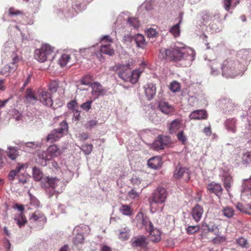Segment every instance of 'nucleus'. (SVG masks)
<instances>
[{
	"label": "nucleus",
	"mask_w": 251,
	"mask_h": 251,
	"mask_svg": "<svg viewBox=\"0 0 251 251\" xmlns=\"http://www.w3.org/2000/svg\"><path fill=\"white\" fill-rule=\"evenodd\" d=\"M97 123L98 122L96 120H90L88 121L86 124L85 125V127L87 129H91L95 126H96Z\"/></svg>",
	"instance_id": "obj_59"
},
{
	"label": "nucleus",
	"mask_w": 251,
	"mask_h": 251,
	"mask_svg": "<svg viewBox=\"0 0 251 251\" xmlns=\"http://www.w3.org/2000/svg\"><path fill=\"white\" fill-rule=\"evenodd\" d=\"M222 212L225 217L227 218H231L234 215V210L233 208L231 207L226 206L223 208Z\"/></svg>",
	"instance_id": "obj_42"
},
{
	"label": "nucleus",
	"mask_w": 251,
	"mask_h": 251,
	"mask_svg": "<svg viewBox=\"0 0 251 251\" xmlns=\"http://www.w3.org/2000/svg\"><path fill=\"white\" fill-rule=\"evenodd\" d=\"M203 209L200 205H196L192 209V216L197 222L200 221L203 214Z\"/></svg>",
	"instance_id": "obj_28"
},
{
	"label": "nucleus",
	"mask_w": 251,
	"mask_h": 251,
	"mask_svg": "<svg viewBox=\"0 0 251 251\" xmlns=\"http://www.w3.org/2000/svg\"><path fill=\"white\" fill-rule=\"evenodd\" d=\"M159 109L165 114H169L173 112V107L166 101H160L159 103Z\"/></svg>",
	"instance_id": "obj_31"
},
{
	"label": "nucleus",
	"mask_w": 251,
	"mask_h": 251,
	"mask_svg": "<svg viewBox=\"0 0 251 251\" xmlns=\"http://www.w3.org/2000/svg\"><path fill=\"white\" fill-rule=\"evenodd\" d=\"M61 153L60 149L55 145L49 146L46 151L38 152L37 162L43 166L47 165V161L59 156Z\"/></svg>",
	"instance_id": "obj_6"
},
{
	"label": "nucleus",
	"mask_w": 251,
	"mask_h": 251,
	"mask_svg": "<svg viewBox=\"0 0 251 251\" xmlns=\"http://www.w3.org/2000/svg\"><path fill=\"white\" fill-rule=\"evenodd\" d=\"M71 59L70 55L67 53L62 54L58 59V63L61 67L65 66Z\"/></svg>",
	"instance_id": "obj_41"
},
{
	"label": "nucleus",
	"mask_w": 251,
	"mask_h": 251,
	"mask_svg": "<svg viewBox=\"0 0 251 251\" xmlns=\"http://www.w3.org/2000/svg\"><path fill=\"white\" fill-rule=\"evenodd\" d=\"M100 41L102 44L100 48L97 50V52L102 54H105L109 56H112L114 53V50L111 48L110 43L112 42V38L109 35H105L100 38ZM102 56V55H101ZM103 58H101V59Z\"/></svg>",
	"instance_id": "obj_11"
},
{
	"label": "nucleus",
	"mask_w": 251,
	"mask_h": 251,
	"mask_svg": "<svg viewBox=\"0 0 251 251\" xmlns=\"http://www.w3.org/2000/svg\"><path fill=\"white\" fill-rule=\"evenodd\" d=\"M68 129V126L67 122L65 121H62L60 124V127L52 130L48 135L47 141L52 143L58 140L62 137L65 132H67Z\"/></svg>",
	"instance_id": "obj_9"
},
{
	"label": "nucleus",
	"mask_w": 251,
	"mask_h": 251,
	"mask_svg": "<svg viewBox=\"0 0 251 251\" xmlns=\"http://www.w3.org/2000/svg\"><path fill=\"white\" fill-rule=\"evenodd\" d=\"M23 172V173H21V174L19 175L18 176L19 181L22 184H25L26 182L27 179L29 177V176L27 173Z\"/></svg>",
	"instance_id": "obj_51"
},
{
	"label": "nucleus",
	"mask_w": 251,
	"mask_h": 251,
	"mask_svg": "<svg viewBox=\"0 0 251 251\" xmlns=\"http://www.w3.org/2000/svg\"><path fill=\"white\" fill-rule=\"evenodd\" d=\"M170 142V138L168 136L159 135L152 143L151 148L155 151L162 150Z\"/></svg>",
	"instance_id": "obj_14"
},
{
	"label": "nucleus",
	"mask_w": 251,
	"mask_h": 251,
	"mask_svg": "<svg viewBox=\"0 0 251 251\" xmlns=\"http://www.w3.org/2000/svg\"><path fill=\"white\" fill-rule=\"evenodd\" d=\"M236 59L240 65H243L246 69L248 61L251 60V50L244 49L239 51L237 54Z\"/></svg>",
	"instance_id": "obj_13"
},
{
	"label": "nucleus",
	"mask_w": 251,
	"mask_h": 251,
	"mask_svg": "<svg viewBox=\"0 0 251 251\" xmlns=\"http://www.w3.org/2000/svg\"><path fill=\"white\" fill-rule=\"evenodd\" d=\"M209 66L211 68V75L214 76L217 75L219 73L218 70L217 69L219 66V64L216 60L211 61Z\"/></svg>",
	"instance_id": "obj_43"
},
{
	"label": "nucleus",
	"mask_w": 251,
	"mask_h": 251,
	"mask_svg": "<svg viewBox=\"0 0 251 251\" xmlns=\"http://www.w3.org/2000/svg\"><path fill=\"white\" fill-rule=\"evenodd\" d=\"M40 143L39 142H27L26 143L25 145L24 149L26 151H29L26 148H36L40 145Z\"/></svg>",
	"instance_id": "obj_52"
},
{
	"label": "nucleus",
	"mask_w": 251,
	"mask_h": 251,
	"mask_svg": "<svg viewBox=\"0 0 251 251\" xmlns=\"http://www.w3.org/2000/svg\"><path fill=\"white\" fill-rule=\"evenodd\" d=\"M135 41L138 47L144 48L146 44L144 36L141 34L135 35Z\"/></svg>",
	"instance_id": "obj_39"
},
{
	"label": "nucleus",
	"mask_w": 251,
	"mask_h": 251,
	"mask_svg": "<svg viewBox=\"0 0 251 251\" xmlns=\"http://www.w3.org/2000/svg\"><path fill=\"white\" fill-rule=\"evenodd\" d=\"M208 232H213L215 235H218L219 233V229L218 226L215 224H211L210 228L208 229Z\"/></svg>",
	"instance_id": "obj_58"
},
{
	"label": "nucleus",
	"mask_w": 251,
	"mask_h": 251,
	"mask_svg": "<svg viewBox=\"0 0 251 251\" xmlns=\"http://www.w3.org/2000/svg\"><path fill=\"white\" fill-rule=\"evenodd\" d=\"M8 13L10 16H13L20 15L21 14V12L20 10L16 9L13 7H11L10 8H9V9L8 10Z\"/></svg>",
	"instance_id": "obj_63"
},
{
	"label": "nucleus",
	"mask_w": 251,
	"mask_h": 251,
	"mask_svg": "<svg viewBox=\"0 0 251 251\" xmlns=\"http://www.w3.org/2000/svg\"><path fill=\"white\" fill-rule=\"evenodd\" d=\"M33 177L36 181L41 180V186L49 196L54 193H60L62 192L64 183L56 177L46 176L43 177V173L39 168L34 167L32 169Z\"/></svg>",
	"instance_id": "obj_2"
},
{
	"label": "nucleus",
	"mask_w": 251,
	"mask_h": 251,
	"mask_svg": "<svg viewBox=\"0 0 251 251\" xmlns=\"http://www.w3.org/2000/svg\"><path fill=\"white\" fill-rule=\"evenodd\" d=\"M174 176L177 179L184 177L185 180H188L190 178L188 168L183 167L180 164H178L176 166L174 171Z\"/></svg>",
	"instance_id": "obj_17"
},
{
	"label": "nucleus",
	"mask_w": 251,
	"mask_h": 251,
	"mask_svg": "<svg viewBox=\"0 0 251 251\" xmlns=\"http://www.w3.org/2000/svg\"><path fill=\"white\" fill-rule=\"evenodd\" d=\"M7 156L11 160H15L18 156V151L16 148L13 147H8V151H7Z\"/></svg>",
	"instance_id": "obj_37"
},
{
	"label": "nucleus",
	"mask_w": 251,
	"mask_h": 251,
	"mask_svg": "<svg viewBox=\"0 0 251 251\" xmlns=\"http://www.w3.org/2000/svg\"><path fill=\"white\" fill-rule=\"evenodd\" d=\"M147 245V239L144 236L135 238L132 242V246L145 248Z\"/></svg>",
	"instance_id": "obj_33"
},
{
	"label": "nucleus",
	"mask_w": 251,
	"mask_h": 251,
	"mask_svg": "<svg viewBox=\"0 0 251 251\" xmlns=\"http://www.w3.org/2000/svg\"><path fill=\"white\" fill-rule=\"evenodd\" d=\"M242 162L243 164L251 163V153L250 152H246L243 154Z\"/></svg>",
	"instance_id": "obj_53"
},
{
	"label": "nucleus",
	"mask_w": 251,
	"mask_h": 251,
	"mask_svg": "<svg viewBox=\"0 0 251 251\" xmlns=\"http://www.w3.org/2000/svg\"><path fill=\"white\" fill-rule=\"evenodd\" d=\"M207 116L205 110L203 109L195 110L190 114L189 118L191 119L201 120L205 119Z\"/></svg>",
	"instance_id": "obj_26"
},
{
	"label": "nucleus",
	"mask_w": 251,
	"mask_h": 251,
	"mask_svg": "<svg viewBox=\"0 0 251 251\" xmlns=\"http://www.w3.org/2000/svg\"><path fill=\"white\" fill-rule=\"evenodd\" d=\"M145 94L149 100H152L156 94V88L154 84L148 83L144 86Z\"/></svg>",
	"instance_id": "obj_20"
},
{
	"label": "nucleus",
	"mask_w": 251,
	"mask_h": 251,
	"mask_svg": "<svg viewBox=\"0 0 251 251\" xmlns=\"http://www.w3.org/2000/svg\"><path fill=\"white\" fill-rule=\"evenodd\" d=\"M162 164L161 158L158 156L153 157L148 161L149 167L155 170L160 168Z\"/></svg>",
	"instance_id": "obj_25"
},
{
	"label": "nucleus",
	"mask_w": 251,
	"mask_h": 251,
	"mask_svg": "<svg viewBox=\"0 0 251 251\" xmlns=\"http://www.w3.org/2000/svg\"><path fill=\"white\" fill-rule=\"evenodd\" d=\"M113 69L116 71H117L118 69H120L118 72L119 76L125 81H128L130 73L129 64H127L126 66L118 65L115 66L113 68Z\"/></svg>",
	"instance_id": "obj_16"
},
{
	"label": "nucleus",
	"mask_w": 251,
	"mask_h": 251,
	"mask_svg": "<svg viewBox=\"0 0 251 251\" xmlns=\"http://www.w3.org/2000/svg\"><path fill=\"white\" fill-rule=\"evenodd\" d=\"M27 168L26 164H18L15 170H11L8 175V179L9 180L13 181L15 176L21 172L25 171V169Z\"/></svg>",
	"instance_id": "obj_22"
},
{
	"label": "nucleus",
	"mask_w": 251,
	"mask_h": 251,
	"mask_svg": "<svg viewBox=\"0 0 251 251\" xmlns=\"http://www.w3.org/2000/svg\"><path fill=\"white\" fill-rule=\"evenodd\" d=\"M237 244L242 248H248V243L247 240L244 237H240L236 240Z\"/></svg>",
	"instance_id": "obj_50"
},
{
	"label": "nucleus",
	"mask_w": 251,
	"mask_h": 251,
	"mask_svg": "<svg viewBox=\"0 0 251 251\" xmlns=\"http://www.w3.org/2000/svg\"><path fill=\"white\" fill-rule=\"evenodd\" d=\"M135 220L137 221V226L139 228L143 226L149 231V238L154 242H158L161 239V232L159 229L155 228L149 219L147 217H144L142 213H139L137 215Z\"/></svg>",
	"instance_id": "obj_4"
},
{
	"label": "nucleus",
	"mask_w": 251,
	"mask_h": 251,
	"mask_svg": "<svg viewBox=\"0 0 251 251\" xmlns=\"http://www.w3.org/2000/svg\"><path fill=\"white\" fill-rule=\"evenodd\" d=\"M119 210L124 215L129 216L131 214V208L127 205L122 204L119 208Z\"/></svg>",
	"instance_id": "obj_44"
},
{
	"label": "nucleus",
	"mask_w": 251,
	"mask_h": 251,
	"mask_svg": "<svg viewBox=\"0 0 251 251\" xmlns=\"http://www.w3.org/2000/svg\"><path fill=\"white\" fill-rule=\"evenodd\" d=\"M226 129L228 131L235 133L237 130V120L235 118H229L224 123Z\"/></svg>",
	"instance_id": "obj_23"
},
{
	"label": "nucleus",
	"mask_w": 251,
	"mask_h": 251,
	"mask_svg": "<svg viewBox=\"0 0 251 251\" xmlns=\"http://www.w3.org/2000/svg\"><path fill=\"white\" fill-rule=\"evenodd\" d=\"M180 88V84L176 81H173L170 85V89L173 92H178Z\"/></svg>",
	"instance_id": "obj_49"
},
{
	"label": "nucleus",
	"mask_w": 251,
	"mask_h": 251,
	"mask_svg": "<svg viewBox=\"0 0 251 251\" xmlns=\"http://www.w3.org/2000/svg\"><path fill=\"white\" fill-rule=\"evenodd\" d=\"M58 87L57 83L55 82H51L49 85V89L51 92H55Z\"/></svg>",
	"instance_id": "obj_64"
},
{
	"label": "nucleus",
	"mask_w": 251,
	"mask_h": 251,
	"mask_svg": "<svg viewBox=\"0 0 251 251\" xmlns=\"http://www.w3.org/2000/svg\"><path fill=\"white\" fill-rule=\"evenodd\" d=\"M127 23L129 26L134 28H137L139 26V22L135 18H128Z\"/></svg>",
	"instance_id": "obj_46"
},
{
	"label": "nucleus",
	"mask_w": 251,
	"mask_h": 251,
	"mask_svg": "<svg viewBox=\"0 0 251 251\" xmlns=\"http://www.w3.org/2000/svg\"><path fill=\"white\" fill-rule=\"evenodd\" d=\"M222 75L226 78H234L242 75L245 71L243 65H240L236 59H228L224 60L221 65Z\"/></svg>",
	"instance_id": "obj_3"
},
{
	"label": "nucleus",
	"mask_w": 251,
	"mask_h": 251,
	"mask_svg": "<svg viewBox=\"0 0 251 251\" xmlns=\"http://www.w3.org/2000/svg\"><path fill=\"white\" fill-rule=\"evenodd\" d=\"M167 197V191L162 187H159L152 194V199L150 201L151 210H153L155 204L164 203Z\"/></svg>",
	"instance_id": "obj_8"
},
{
	"label": "nucleus",
	"mask_w": 251,
	"mask_h": 251,
	"mask_svg": "<svg viewBox=\"0 0 251 251\" xmlns=\"http://www.w3.org/2000/svg\"><path fill=\"white\" fill-rule=\"evenodd\" d=\"M216 235V237L212 240V242L214 244H220L226 241V236L223 235H219V234Z\"/></svg>",
	"instance_id": "obj_47"
},
{
	"label": "nucleus",
	"mask_w": 251,
	"mask_h": 251,
	"mask_svg": "<svg viewBox=\"0 0 251 251\" xmlns=\"http://www.w3.org/2000/svg\"><path fill=\"white\" fill-rule=\"evenodd\" d=\"M224 185L228 194L231 188V184L232 182V177L230 176H226L222 179Z\"/></svg>",
	"instance_id": "obj_40"
},
{
	"label": "nucleus",
	"mask_w": 251,
	"mask_h": 251,
	"mask_svg": "<svg viewBox=\"0 0 251 251\" xmlns=\"http://www.w3.org/2000/svg\"><path fill=\"white\" fill-rule=\"evenodd\" d=\"M90 231V227L85 225H82L80 226H76L74 229V234L75 236L73 238V242L75 245H78L82 244L84 240V234H89Z\"/></svg>",
	"instance_id": "obj_10"
},
{
	"label": "nucleus",
	"mask_w": 251,
	"mask_h": 251,
	"mask_svg": "<svg viewBox=\"0 0 251 251\" xmlns=\"http://www.w3.org/2000/svg\"><path fill=\"white\" fill-rule=\"evenodd\" d=\"M38 97L35 96L30 90H28L25 95V99L28 103L34 104L38 100Z\"/></svg>",
	"instance_id": "obj_38"
},
{
	"label": "nucleus",
	"mask_w": 251,
	"mask_h": 251,
	"mask_svg": "<svg viewBox=\"0 0 251 251\" xmlns=\"http://www.w3.org/2000/svg\"><path fill=\"white\" fill-rule=\"evenodd\" d=\"M160 53L164 58H168L176 62H180V65L182 67L190 65L195 56L194 50L189 47L179 46L178 44L170 49H162Z\"/></svg>",
	"instance_id": "obj_1"
},
{
	"label": "nucleus",
	"mask_w": 251,
	"mask_h": 251,
	"mask_svg": "<svg viewBox=\"0 0 251 251\" xmlns=\"http://www.w3.org/2000/svg\"><path fill=\"white\" fill-rule=\"evenodd\" d=\"M3 52L9 55L10 64L12 66H15L17 69L19 65L22 62L23 58L15 43L11 41L6 42L3 48Z\"/></svg>",
	"instance_id": "obj_5"
},
{
	"label": "nucleus",
	"mask_w": 251,
	"mask_h": 251,
	"mask_svg": "<svg viewBox=\"0 0 251 251\" xmlns=\"http://www.w3.org/2000/svg\"><path fill=\"white\" fill-rule=\"evenodd\" d=\"M250 196L251 197V179H247L243 181L242 183V189L241 190V196Z\"/></svg>",
	"instance_id": "obj_27"
},
{
	"label": "nucleus",
	"mask_w": 251,
	"mask_h": 251,
	"mask_svg": "<svg viewBox=\"0 0 251 251\" xmlns=\"http://www.w3.org/2000/svg\"><path fill=\"white\" fill-rule=\"evenodd\" d=\"M183 14L180 13L179 15V21L178 23L171 27L170 29V32L175 36L178 37L180 35L179 25L181 23Z\"/></svg>",
	"instance_id": "obj_34"
},
{
	"label": "nucleus",
	"mask_w": 251,
	"mask_h": 251,
	"mask_svg": "<svg viewBox=\"0 0 251 251\" xmlns=\"http://www.w3.org/2000/svg\"><path fill=\"white\" fill-rule=\"evenodd\" d=\"M178 140L182 144H185L187 141L186 136L184 134L183 131H180L177 134Z\"/></svg>",
	"instance_id": "obj_55"
},
{
	"label": "nucleus",
	"mask_w": 251,
	"mask_h": 251,
	"mask_svg": "<svg viewBox=\"0 0 251 251\" xmlns=\"http://www.w3.org/2000/svg\"><path fill=\"white\" fill-rule=\"evenodd\" d=\"M142 72L143 70L140 68L135 69L132 73L130 72L128 81H130L132 84L136 83Z\"/></svg>",
	"instance_id": "obj_30"
},
{
	"label": "nucleus",
	"mask_w": 251,
	"mask_h": 251,
	"mask_svg": "<svg viewBox=\"0 0 251 251\" xmlns=\"http://www.w3.org/2000/svg\"><path fill=\"white\" fill-rule=\"evenodd\" d=\"M92 102V100H88L86 102L82 103L81 105L82 108L86 111H89V110L91 108V104Z\"/></svg>",
	"instance_id": "obj_60"
},
{
	"label": "nucleus",
	"mask_w": 251,
	"mask_h": 251,
	"mask_svg": "<svg viewBox=\"0 0 251 251\" xmlns=\"http://www.w3.org/2000/svg\"><path fill=\"white\" fill-rule=\"evenodd\" d=\"M182 121L179 119H176L173 121L169 126L170 133L173 134L177 131L182 127Z\"/></svg>",
	"instance_id": "obj_29"
},
{
	"label": "nucleus",
	"mask_w": 251,
	"mask_h": 251,
	"mask_svg": "<svg viewBox=\"0 0 251 251\" xmlns=\"http://www.w3.org/2000/svg\"><path fill=\"white\" fill-rule=\"evenodd\" d=\"M231 2V0H224V7L226 11H229L231 7L233 8L235 7V5H234L233 6H232Z\"/></svg>",
	"instance_id": "obj_62"
},
{
	"label": "nucleus",
	"mask_w": 251,
	"mask_h": 251,
	"mask_svg": "<svg viewBox=\"0 0 251 251\" xmlns=\"http://www.w3.org/2000/svg\"><path fill=\"white\" fill-rule=\"evenodd\" d=\"M96 48V46H93L90 48L82 49L80 50V53L81 55H85L86 57H92L96 55L100 60H101L102 56L100 53L97 52Z\"/></svg>",
	"instance_id": "obj_19"
},
{
	"label": "nucleus",
	"mask_w": 251,
	"mask_h": 251,
	"mask_svg": "<svg viewBox=\"0 0 251 251\" xmlns=\"http://www.w3.org/2000/svg\"><path fill=\"white\" fill-rule=\"evenodd\" d=\"M30 221L31 223H39L41 226L47 221L45 216L39 211H35L32 213L30 218Z\"/></svg>",
	"instance_id": "obj_21"
},
{
	"label": "nucleus",
	"mask_w": 251,
	"mask_h": 251,
	"mask_svg": "<svg viewBox=\"0 0 251 251\" xmlns=\"http://www.w3.org/2000/svg\"><path fill=\"white\" fill-rule=\"evenodd\" d=\"M207 189L210 193H214L218 197L221 196L223 192V188L221 184L211 182L207 186Z\"/></svg>",
	"instance_id": "obj_24"
},
{
	"label": "nucleus",
	"mask_w": 251,
	"mask_h": 251,
	"mask_svg": "<svg viewBox=\"0 0 251 251\" xmlns=\"http://www.w3.org/2000/svg\"><path fill=\"white\" fill-rule=\"evenodd\" d=\"M199 230V226H189L186 228L187 232L188 234H193Z\"/></svg>",
	"instance_id": "obj_57"
},
{
	"label": "nucleus",
	"mask_w": 251,
	"mask_h": 251,
	"mask_svg": "<svg viewBox=\"0 0 251 251\" xmlns=\"http://www.w3.org/2000/svg\"><path fill=\"white\" fill-rule=\"evenodd\" d=\"M14 221L20 227L24 226L27 222L26 219L23 213L16 214L14 217Z\"/></svg>",
	"instance_id": "obj_35"
},
{
	"label": "nucleus",
	"mask_w": 251,
	"mask_h": 251,
	"mask_svg": "<svg viewBox=\"0 0 251 251\" xmlns=\"http://www.w3.org/2000/svg\"><path fill=\"white\" fill-rule=\"evenodd\" d=\"M219 105L225 113L231 112L237 107V105L228 98H224L219 100Z\"/></svg>",
	"instance_id": "obj_15"
},
{
	"label": "nucleus",
	"mask_w": 251,
	"mask_h": 251,
	"mask_svg": "<svg viewBox=\"0 0 251 251\" xmlns=\"http://www.w3.org/2000/svg\"><path fill=\"white\" fill-rule=\"evenodd\" d=\"M93 146L91 144H85L82 145L80 148L81 150L86 155L90 154L93 150Z\"/></svg>",
	"instance_id": "obj_45"
},
{
	"label": "nucleus",
	"mask_w": 251,
	"mask_h": 251,
	"mask_svg": "<svg viewBox=\"0 0 251 251\" xmlns=\"http://www.w3.org/2000/svg\"><path fill=\"white\" fill-rule=\"evenodd\" d=\"M37 95L40 102L44 105L50 106L52 104V100L49 92L44 90H38Z\"/></svg>",
	"instance_id": "obj_18"
},
{
	"label": "nucleus",
	"mask_w": 251,
	"mask_h": 251,
	"mask_svg": "<svg viewBox=\"0 0 251 251\" xmlns=\"http://www.w3.org/2000/svg\"><path fill=\"white\" fill-rule=\"evenodd\" d=\"M130 236V230L127 227L121 228L120 230L119 238L121 240H126L128 239Z\"/></svg>",
	"instance_id": "obj_36"
},
{
	"label": "nucleus",
	"mask_w": 251,
	"mask_h": 251,
	"mask_svg": "<svg viewBox=\"0 0 251 251\" xmlns=\"http://www.w3.org/2000/svg\"><path fill=\"white\" fill-rule=\"evenodd\" d=\"M53 48L49 44H43L40 49L35 50V58L40 62H44L50 57L52 58Z\"/></svg>",
	"instance_id": "obj_7"
},
{
	"label": "nucleus",
	"mask_w": 251,
	"mask_h": 251,
	"mask_svg": "<svg viewBox=\"0 0 251 251\" xmlns=\"http://www.w3.org/2000/svg\"><path fill=\"white\" fill-rule=\"evenodd\" d=\"M92 88L91 94L94 100L98 99L100 97L106 95L107 89L103 87L102 85L98 82H94L91 84Z\"/></svg>",
	"instance_id": "obj_12"
},
{
	"label": "nucleus",
	"mask_w": 251,
	"mask_h": 251,
	"mask_svg": "<svg viewBox=\"0 0 251 251\" xmlns=\"http://www.w3.org/2000/svg\"><path fill=\"white\" fill-rule=\"evenodd\" d=\"M139 196V193L136 192L134 189L131 190L128 193V197L132 199L135 200L137 199Z\"/></svg>",
	"instance_id": "obj_61"
},
{
	"label": "nucleus",
	"mask_w": 251,
	"mask_h": 251,
	"mask_svg": "<svg viewBox=\"0 0 251 251\" xmlns=\"http://www.w3.org/2000/svg\"><path fill=\"white\" fill-rule=\"evenodd\" d=\"M146 32L148 37L149 38L155 37L157 34V32L156 29L151 27L147 29Z\"/></svg>",
	"instance_id": "obj_54"
},
{
	"label": "nucleus",
	"mask_w": 251,
	"mask_h": 251,
	"mask_svg": "<svg viewBox=\"0 0 251 251\" xmlns=\"http://www.w3.org/2000/svg\"><path fill=\"white\" fill-rule=\"evenodd\" d=\"M92 77L90 75H86L84 77L81 78L80 82L83 85L90 86L91 87Z\"/></svg>",
	"instance_id": "obj_48"
},
{
	"label": "nucleus",
	"mask_w": 251,
	"mask_h": 251,
	"mask_svg": "<svg viewBox=\"0 0 251 251\" xmlns=\"http://www.w3.org/2000/svg\"><path fill=\"white\" fill-rule=\"evenodd\" d=\"M17 70V67L12 66L10 64L5 65L0 70V73L1 75L8 76L13 73Z\"/></svg>",
	"instance_id": "obj_32"
},
{
	"label": "nucleus",
	"mask_w": 251,
	"mask_h": 251,
	"mask_svg": "<svg viewBox=\"0 0 251 251\" xmlns=\"http://www.w3.org/2000/svg\"><path fill=\"white\" fill-rule=\"evenodd\" d=\"M29 195L30 196V204L35 207L39 206V201H38V200L34 196H33L30 193L29 194Z\"/></svg>",
	"instance_id": "obj_56"
}]
</instances>
